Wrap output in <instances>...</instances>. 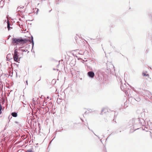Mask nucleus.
Returning <instances> with one entry per match:
<instances>
[{
	"label": "nucleus",
	"mask_w": 152,
	"mask_h": 152,
	"mask_svg": "<svg viewBox=\"0 0 152 152\" xmlns=\"http://www.w3.org/2000/svg\"><path fill=\"white\" fill-rule=\"evenodd\" d=\"M30 41V40L28 39L25 38L22 39L21 37L19 38H13L12 39V43L13 44H15L17 45L20 43H25L28 41Z\"/></svg>",
	"instance_id": "obj_1"
},
{
	"label": "nucleus",
	"mask_w": 152,
	"mask_h": 152,
	"mask_svg": "<svg viewBox=\"0 0 152 152\" xmlns=\"http://www.w3.org/2000/svg\"><path fill=\"white\" fill-rule=\"evenodd\" d=\"M49 104L50 105V106H51V107H52L53 105H52V103H51L49 102Z\"/></svg>",
	"instance_id": "obj_15"
},
{
	"label": "nucleus",
	"mask_w": 152,
	"mask_h": 152,
	"mask_svg": "<svg viewBox=\"0 0 152 152\" xmlns=\"http://www.w3.org/2000/svg\"><path fill=\"white\" fill-rule=\"evenodd\" d=\"M142 75L143 76H146L147 77H149V75L148 74H146L145 73H143Z\"/></svg>",
	"instance_id": "obj_8"
},
{
	"label": "nucleus",
	"mask_w": 152,
	"mask_h": 152,
	"mask_svg": "<svg viewBox=\"0 0 152 152\" xmlns=\"http://www.w3.org/2000/svg\"><path fill=\"white\" fill-rule=\"evenodd\" d=\"M18 57L19 56L18 55V52L17 51V49H15V48L14 56H13L14 61H15L18 62Z\"/></svg>",
	"instance_id": "obj_2"
},
{
	"label": "nucleus",
	"mask_w": 152,
	"mask_h": 152,
	"mask_svg": "<svg viewBox=\"0 0 152 152\" xmlns=\"http://www.w3.org/2000/svg\"><path fill=\"white\" fill-rule=\"evenodd\" d=\"M15 65H17V66L18 67V66H19V64H15Z\"/></svg>",
	"instance_id": "obj_18"
},
{
	"label": "nucleus",
	"mask_w": 152,
	"mask_h": 152,
	"mask_svg": "<svg viewBox=\"0 0 152 152\" xmlns=\"http://www.w3.org/2000/svg\"><path fill=\"white\" fill-rule=\"evenodd\" d=\"M55 137H54V138H55ZM54 138L53 139V140H53V139H54Z\"/></svg>",
	"instance_id": "obj_26"
},
{
	"label": "nucleus",
	"mask_w": 152,
	"mask_h": 152,
	"mask_svg": "<svg viewBox=\"0 0 152 152\" xmlns=\"http://www.w3.org/2000/svg\"><path fill=\"white\" fill-rule=\"evenodd\" d=\"M57 102H60V101H59V100H58V99H57Z\"/></svg>",
	"instance_id": "obj_19"
},
{
	"label": "nucleus",
	"mask_w": 152,
	"mask_h": 152,
	"mask_svg": "<svg viewBox=\"0 0 152 152\" xmlns=\"http://www.w3.org/2000/svg\"><path fill=\"white\" fill-rule=\"evenodd\" d=\"M25 152H33L31 150L29 149L27 150Z\"/></svg>",
	"instance_id": "obj_12"
},
{
	"label": "nucleus",
	"mask_w": 152,
	"mask_h": 152,
	"mask_svg": "<svg viewBox=\"0 0 152 152\" xmlns=\"http://www.w3.org/2000/svg\"><path fill=\"white\" fill-rule=\"evenodd\" d=\"M80 79L81 80H82V78H80Z\"/></svg>",
	"instance_id": "obj_22"
},
{
	"label": "nucleus",
	"mask_w": 152,
	"mask_h": 152,
	"mask_svg": "<svg viewBox=\"0 0 152 152\" xmlns=\"http://www.w3.org/2000/svg\"><path fill=\"white\" fill-rule=\"evenodd\" d=\"M33 39H34V38H33V37L32 36H31V41H34Z\"/></svg>",
	"instance_id": "obj_14"
},
{
	"label": "nucleus",
	"mask_w": 152,
	"mask_h": 152,
	"mask_svg": "<svg viewBox=\"0 0 152 152\" xmlns=\"http://www.w3.org/2000/svg\"><path fill=\"white\" fill-rule=\"evenodd\" d=\"M2 109V107L1 105L0 104V114L1 113V110Z\"/></svg>",
	"instance_id": "obj_9"
},
{
	"label": "nucleus",
	"mask_w": 152,
	"mask_h": 152,
	"mask_svg": "<svg viewBox=\"0 0 152 152\" xmlns=\"http://www.w3.org/2000/svg\"><path fill=\"white\" fill-rule=\"evenodd\" d=\"M53 70H55V69L54 68H53Z\"/></svg>",
	"instance_id": "obj_24"
},
{
	"label": "nucleus",
	"mask_w": 152,
	"mask_h": 152,
	"mask_svg": "<svg viewBox=\"0 0 152 152\" xmlns=\"http://www.w3.org/2000/svg\"><path fill=\"white\" fill-rule=\"evenodd\" d=\"M55 137H54V138H55ZM54 138L53 139V140H53V139H54Z\"/></svg>",
	"instance_id": "obj_25"
},
{
	"label": "nucleus",
	"mask_w": 152,
	"mask_h": 152,
	"mask_svg": "<svg viewBox=\"0 0 152 152\" xmlns=\"http://www.w3.org/2000/svg\"><path fill=\"white\" fill-rule=\"evenodd\" d=\"M21 50L22 52H26V51H28V50H27V49L24 50V49H22Z\"/></svg>",
	"instance_id": "obj_10"
},
{
	"label": "nucleus",
	"mask_w": 152,
	"mask_h": 152,
	"mask_svg": "<svg viewBox=\"0 0 152 152\" xmlns=\"http://www.w3.org/2000/svg\"><path fill=\"white\" fill-rule=\"evenodd\" d=\"M26 85H27L28 84V80H26Z\"/></svg>",
	"instance_id": "obj_17"
},
{
	"label": "nucleus",
	"mask_w": 152,
	"mask_h": 152,
	"mask_svg": "<svg viewBox=\"0 0 152 152\" xmlns=\"http://www.w3.org/2000/svg\"><path fill=\"white\" fill-rule=\"evenodd\" d=\"M88 75L89 77L93 78L94 75V74L92 72H89L88 73Z\"/></svg>",
	"instance_id": "obj_3"
},
{
	"label": "nucleus",
	"mask_w": 152,
	"mask_h": 152,
	"mask_svg": "<svg viewBox=\"0 0 152 152\" xmlns=\"http://www.w3.org/2000/svg\"><path fill=\"white\" fill-rule=\"evenodd\" d=\"M46 103H47V102H45V101H44V102L43 103V106H45L46 105H47Z\"/></svg>",
	"instance_id": "obj_13"
},
{
	"label": "nucleus",
	"mask_w": 152,
	"mask_h": 152,
	"mask_svg": "<svg viewBox=\"0 0 152 152\" xmlns=\"http://www.w3.org/2000/svg\"><path fill=\"white\" fill-rule=\"evenodd\" d=\"M52 82H54L55 83H56V80L54 79H53L52 80Z\"/></svg>",
	"instance_id": "obj_16"
},
{
	"label": "nucleus",
	"mask_w": 152,
	"mask_h": 152,
	"mask_svg": "<svg viewBox=\"0 0 152 152\" xmlns=\"http://www.w3.org/2000/svg\"><path fill=\"white\" fill-rule=\"evenodd\" d=\"M1 2H4V1H1Z\"/></svg>",
	"instance_id": "obj_20"
},
{
	"label": "nucleus",
	"mask_w": 152,
	"mask_h": 152,
	"mask_svg": "<svg viewBox=\"0 0 152 152\" xmlns=\"http://www.w3.org/2000/svg\"><path fill=\"white\" fill-rule=\"evenodd\" d=\"M48 112V111H47L46 112L47 113Z\"/></svg>",
	"instance_id": "obj_27"
},
{
	"label": "nucleus",
	"mask_w": 152,
	"mask_h": 152,
	"mask_svg": "<svg viewBox=\"0 0 152 152\" xmlns=\"http://www.w3.org/2000/svg\"><path fill=\"white\" fill-rule=\"evenodd\" d=\"M107 112V110L106 108H104L102 109V113H104L105 112Z\"/></svg>",
	"instance_id": "obj_6"
},
{
	"label": "nucleus",
	"mask_w": 152,
	"mask_h": 152,
	"mask_svg": "<svg viewBox=\"0 0 152 152\" xmlns=\"http://www.w3.org/2000/svg\"><path fill=\"white\" fill-rule=\"evenodd\" d=\"M7 27L9 31L10 30V28H12L11 27H10V23L9 21H8L7 22Z\"/></svg>",
	"instance_id": "obj_5"
},
{
	"label": "nucleus",
	"mask_w": 152,
	"mask_h": 152,
	"mask_svg": "<svg viewBox=\"0 0 152 152\" xmlns=\"http://www.w3.org/2000/svg\"><path fill=\"white\" fill-rule=\"evenodd\" d=\"M11 55V54H7V61H9L10 60V59H9V57H10V56Z\"/></svg>",
	"instance_id": "obj_7"
},
{
	"label": "nucleus",
	"mask_w": 152,
	"mask_h": 152,
	"mask_svg": "<svg viewBox=\"0 0 152 152\" xmlns=\"http://www.w3.org/2000/svg\"><path fill=\"white\" fill-rule=\"evenodd\" d=\"M31 43L32 45V49L33 48L34 46V41H31Z\"/></svg>",
	"instance_id": "obj_11"
},
{
	"label": "nucleus",
	"mask_w": 152,
	"mask_h": 152,
	"mask_svg": "<svg viewBox=\"0 0 152 152\" xmlns=\"http://www.w3.org/2000/svg\"><path fill=\"white\" fill-rule=\"evenodd\" d=\"M51 10H50V11H49V12H51Z\"/></svg>",
	"instance_id": "obj_23"
},
{
	"label": "nucleus",
	"mask_w": 152,
	"mask_h": 152,
	"mask_svg": "<svg viewBox=\"0 0 152 152\" xmlns=\"http://www.w3.org/2000/svg\"><path fill=\"white\" fill-rule=\"evenodd\" d=\"M11 115L13 117H16L18 115L17 113L15 112H12L11 113Z\"/></svg>",
	"instance_id": "obj_4"
},
{
	"label": "nucleus",
	"mask_w": 152,
	"mask_h": 152,
	"mask_svg": "<svg viewBox=\"0 0 152 152\" xmlns=\"http://www.w3.org/2000/svg\"><path fill=\"white\" fill-rule=\"evenodd\" d=\"M15 123H16V124H18V122H17V121L15 122Z\"/></svg>",
	"instance_id": "obj_21"
}]
</instances>
